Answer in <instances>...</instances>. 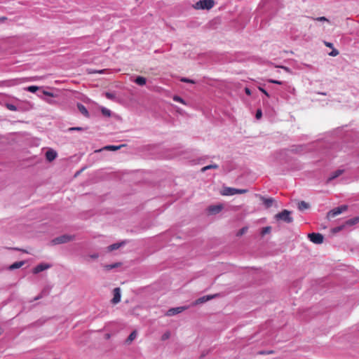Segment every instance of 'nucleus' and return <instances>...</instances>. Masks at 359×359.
I'll return each mask as SVG.
<instances>
[{"label":"nucleus","instance_id":"32","mask_svg":"<svg viewBox=\"0 0 359 359\" xmlns=\"http://www.w3.org/2000/svg\"><path fill=\"white\" fill-rule=\"evenodd\" d=\"M102 112L104 115L109 116L111 115L110 111L107 109L103 108Z\"/></svg>","mask_w":359,"mask_h":359},{"label":"nucleus","instance_id":"19","mask_svg":"<svg viewBox=\"0 0 359 359\" xmlns=\"http://www.w3.org/2000/svg\"><path fill=\"white\" fill-rule=\"evenodd\" d=\"M137 332L135 330L132 332L126 339V343L130 344L136 337Z\"/></svg>","mask_w":359,"mask_h":359},{"label":"nucleus","instance_id":"21","mask_svg":"<svg viewBox=\"0 0 359 359\" xmlns=\"http://www.w3.org/2000/svg\"><path fill=\"white\" fill-rule=\"evenodd\" d=\"M123 243H114V244H112L111 245H109L108 247V250L109 251H113L114 250H117L118 249L121 245L123 244Z\"/></svg>","mask_w":359,"mask_h":359},{"label":"nucleus","instance_id":"6","mask_svg":"<svg viewBox=\"0 0 359 359\" xmlns=\"http://www.w3.org/2000/svg\"><path fill=\"white\" fill-rule=\"evenodd\" d=\"M311 242L316 244H321L323 242V236L319 233H311L308 235Z\"/></svg>","mask_w":359,"mask_h":359},{"label":"nucleus","instance_id":"42","mask_svg":"<svg viewBox=\"0 0 359 359\" xmlns=\"http://www.w3.org/2000/svg\"><path fill=\"white\" fill-rule=\"evenodd\" d=\"M82 130V128H80V127H74V128H69V130Z\"/></svg>","mask_w":359,"mask_h":359},{"label":"nucleus","instance_id":"24","mask_svg":"<svg viewBox=\"0 0 359 359\" xmlns=\"http://www.w3.org/2000/svg\"><path fill=\"white\" fill-rule=\"evenodd\" d=\"M86 72L89 74H96V73L102 74V73H104L105 72V69L95 70V69H88L86 70Z\"/></svg>","mask_w":359,"mask_h":359},{"label":"nucleus","instance_id":"7","mask_svg":"<svg viewBox=\"0 0 359 359\" xmlns=\"http://www.w3.org/2000/svg\"><path fill=\"white\" fill-rule=\"evenodd\" d=\"M114 297L111 299V302L114 304H116L121 301V290L119 287H116L113 290Z\"/></svg>","mask_w":359,"mask_h":359},{"label":"nucleus","instance_id":"22","mask_svg":"<svg viewBox=\"0 0 359 359\" xmlns=\"http://www.w3.org/2000/svg\"><path fill=\"white\" fill-rule=\"evenodd\" d=\"M24 264V262H15L13 263L12 265H11L10 266V269H19L20 268L21 266H22Z\"/></svg>","mask_w":359,"mask_h":359},{"label":"nucleus","instance_id":"12","mask_svg":"<svg viewBox=\"0 0 359 359\" xmlns=\"http://www.w3.org/2000/svg\"><path fill=\"white\" fill-rule=\"evenodd\" d=\"M50 267L49 264H40L37 265L34 269L33 273H38L39 272H41L46 269H48Z\"/></svg>","mask_w":359,"mask_h":359},{"label":"nucleus","instance_id":"30","mask_svg":"<svg viewBox=\"0 0 359 359\" xmlns=\"http://www.w3.org/2000/svg\"><path fill=\"white\" fill-rule=\"evenodd\" d=\"M105 96L107 99H109V100H114L115 99V95L111 93H109V92H107L105 93Z\"/></svg>","mask_w":359,"mask_h":359},{"label":"nucleus","instance_id":"23","mask_svg":"<svg viewBox=\"0 0 359 359\" xmlns=\"http://www.w3.org/2000/svg\"><path fill=\"white\" fill-rule=\"evenodd\" d=\"M121 266V263H115V264H108V265H105V266H104V269H105V270H107V271H109V270H111V269H114V268H116V267H118V266Z\"/></svg>","mask_w":359,"mask_h":359},{"label":"nucleus","instance_id":"3","mask_svg":"<svg viewBox=\"0 0 359 359\" xmlns=\"http://www.w3.org/2000/svg\"><path fill=\"white\" fill-rule=\"evenodd\" d=\"M248 191V189H241L231 187H224L222 191L224 196H233L234 194H245Z\"/></svg>","mask_w":359,"mask_h":359},{"label":"nucleus","instance_id":"16","mask_svg":"<svg viewBox=\"0 0 359 359\" xmlns=\"http://www.w3.org/2000/svg\"><path fill=\"white\" fill-rule=\"evenodd\" d=\"M310 205L309 203L302 201L298 203V209L301 211L309 208Z\"/></svg>","mask_w":359,"mask_h":359},{"label":"nucleus","instance_id":"34","mask_svg":"<svg viewBox=\"0 0 359 359\" xmlns=\"http://www.w3.org/2000/svg\"><path fill=\"white\" fill-rule=\"evenodd\" d=\"M339 55V51L336 49H333L330 53V55L331 56H337Z\"/></svg>","mask_w":359,"mask_h":359},{"label":"nucleus","instance_id":"28","mask_svg":"<svg viewBox=\"0 0 359 359\" xmlns=\"http://www.w3.org/2000/svg\"><path fill=\"white\" fill-rule=\"evenodd\" d=\"M39 89L38 86H30L26 88V90L31 93H35Z\"/></svg>","mask_w":359,"mask_h":359},{"label":"nucleus","instance_id":"8","mask_svg":"<svg viewBox=\"0 0 359 359\" xmlns=\"http://www.w3.org/2000/svg\"><path fill=\"white\" fill-rule=\"evenodd\" d=\"M217 296V294L206 295V296L201 297L196 300V302L194 303V305H197V304L205 303L209 300L212 299L214 297H215Z\"/></svg>","mask_w":359,"mask_h":359},{"label":"nucleus","instance_id":"9","mask_svg":"<svg viewBox=\"0 0 359 359\" xmlns=\"http://www.w3.org/2000/svg\"><path fill=\"white\" fill-rule=\"evenodd\" d=\"M187 308L184 306L172 308L167 311V316H171L178 314V313L182 312L183 311H184Z\"/></svg>","mask_w":359,"mask_h":359},{"label":"nucleus","instance_id":"35","mask_svg":"<svg viewBox=\"0 0 359 359\" xmlns=\"http://www.w3.org/2000/svg\"><path fill=\"white\" fill-rule=\"evenodd\" d=\"M181 81L185 82V83H195L193 80L189 79H187V78L181 79Z\"/></svg>","mask_w":359,"mask_h":359},{"label":"nucleus","instance_id":"17","mask_svg":"<svg viewBox=\"0 0 359 359\" xmlns=\"http://www.w3.org/2000/svg\"><path fill=\"white\" fill-rule=\"evenodd\" d=\"M262 200L266 208L271 207L274 201V200L272 198H266L262 197Z\"/></svg>","mask_w":359,"mask_h":359},{"label":"nucleus","instance_id":"31","mask_svg":"<svg viewBox=\"0 0 359 359\" xmlns=\"http://www.w3.org/2000/svg\"><path fill=\"white\" fill-rule=\"evenodd\" d=\"M6 107L11 111H16L17 110V107L12 104H7Z\"/></svg>","mask_w":359,"mask_h":359},{"label":"nucleus","instance_id":"4","mask_svg":"<svg viewBox=\"0 0 359 359\" xmlns=\"http://www.w3.org/2000/svg\"><path fill=\"white\" fill-rule=\"evenodd\" d=\"M347 210L348 205H343L339 207L335 208L327 212V217L328 219L333 218Z\"/></svg>","mask_w":359,"mask_h":359},{"label":"nucleus","instance_id":"27","mask_svg":"<svg viewBox=\"0 0 359 359\" xmlns=\"http://www.w3.org/2000/svg\"><path fill=\"white\" fill-rule=\"evenodd\" d=\"M247 231H248V227L247 226H244V227H243L242 229H241L238 231V233H236V236H241L242 235L245 233Z\"/></svg>","mask_w":359,"mask_h":359},{"label":"nucleus","instance_id":"43","mask_svg":"<svg viewBox=\"0 0 359 359\" xmlns=\"http://www.w3.org/2000/svg\"><path fill=\"white\" fill-rule=\"evenodd\" d=\"M325 44L327 47H329V48H333V44L332 43H330V42H325Z\"/></svg>","mask_w":359,"mask_h":359},{"label":"nucleus","instance_id":"39","mask_svg":"<svg viewBox=\"0 0 359 359\" xmlns=\"http://www.w3.org/2000/svg\"><path fill=\"white\" fill-rule=\"evenodd\" d=\"M43 93L45 95H48V96H50V97H54L53 93H50V92H48V91L43 90Z\"/></svg>","mask_w":359,"mask_h":359},{"label":"nucleus","instance_id":"2","mask_svg":"<svg viewBox=\"0 0 359 359\" xmlns=\"http://www.w3.org/2000/svg\"><path fill=\"white\" fill-rule=\"evenodd\" d=\"M291 212L287 210H283L280 212L275 215L274 218L276 221H283L287 224H290L293 222V218L291 217Z\"/></svg>","mask_w":359,"mask_h":359},{"label":"nucleus","instance_id":"18","mask_svg":"<svg viewBox=\"0 0 359 359\" xmlns=\"http://www.w3.org/2000/svg\"><path fill=\"white\" fill-rule=\"evenodd\" d=\"M135 82L139 86H144L146 83V79L143 76H137Z\"/></svg>","mask_w":359,"mask_h":359},{"label":"nucleus","instance_id":"46","mask_svg":"<svg viewBox=\"0 0 359 359\" xmlns=\"http://www.w3.org/2000/svg\"><path fill=\"white\" fill-rule=\"evenodd\" d=\"M280 67L283 68V69H285L286 72H290V69L288 67H283V66H281Z\"/></svg>","mask_w":359,"mask_h":359},{"label":"nucleus","instance_id":"25","mask_svg":"<svg viewBox=\"0 0 359 359\" xmlns=\"http://www.w3.org/2000/svg\"><path fill=\"white\" fill-rule=\"evenodd\" d=\"M271 226H265L262 229L261 235L263 236L265 234L269 233L271 232Z\"/></svg>","mask_w":359,"mask_h":359},{"label":"nucleus","instance_id":"29","mask_svg":"<svg viewBox=\"0 0 359 359\" xmlns=\"http://www.w3.org/2000/svg\"><path fill=\"white\" fill-rule=\"evenodd\" d=\"M170 337V332L169 331L165 332L161 337L162 341H165L168 339Z\"/></svg>","mask_w":359,"mask_h":359},{"label":"nucleus","instance_id":"36","mask_svg":"<svg viewBox=\"0 0 359 359\" xmlns=\"http://www.w3.org/2000/svg\"><path fill=\"white\" fill-rule=\"evenodd\" d=\"M262 113L261 109H258L256 112V115H255L256 118L257 119H259L262 117Z\"/></svg>","mask_w":359,"mask_h":359},{"label":"nucleus","instance_id":"41","mask_svg":"<svg viewBox=\"0 0 359 359\" xmlns=\"http://www.w3.org/2000/svg\"><path fill=\"white\" fill-rule=\"evenodd\" d=\"M317 20L319 21H328V20L325 17H319L317 18Z\"/></svg>","mask_w":359,"mask_h":359},{"label":"nucleus","instance_id":"20","mask_svg":"<svg viewBox=\"0 0 359 359\" xmlns=\"http://www.w3.org/2000/svg\"><path fill=\"white\" fill-rule=\"evenodd\" d=\"M121 147H122V145H119V146L109 145V146L104 147L103 148V149L109 150V151H116V150L119 149Z\"/></svg>","mask_w":359,"mask_h":359},{"label":"nucleus","instance_id":"10","mask_svg":"<svg viewBox=\"0 0 359 359\" xmlns=\"http://www.w3.org/2000/svg\"><path fill=\"white\" fill-rule=\"evenodd\" d=\"M223 209V205L222 204L211 205L208 208V211L210 214H217Z\"/></svg>","mask_w":359,"mask_h":359},{"label":"nucleus","instance_id":"40","mask_svg":"<svg viewBox=\"0 0 359 359\" xmlns=\"http://www.w3.org/2000/svg\"><path fill=\"white\" fill-rule=\"evenodd\" d=\"M259 90L262 92L264 95H266L267 97H269V95L268 94V93L262 88L259 87Z\"/></svg>","mask_w":359,"mask_h":359},{"label":"nucleus","instance_id":"45","mask_svg":"<svg viewBox=\"0 0 359 359\" xmlns=\"http://www.w3.org/2000/svg\"><path fill=\"white\" fill-rule=\"evenodd\" d=\"M90 257L92 259H97L98 257V255L97 254L92 255H90Z\"/></svg>","mask_w":359,"mask_h":359},{"label":"nucleus","instance_id":"33","mask_svg":"<svg viewBox=\"0 0 359 359\" xmlns=\"http://www.w3.org/2000/svg\"><path fill=\"white\" fill-rule=\"evenodd\" d=\"M173 100H174L175 101H176V102H181V103H182V104H184V101L183 100V99H182V98H181V97H179V96H175V97H173Z\"/></svg>","mask_w":359,"mask_h":359},{"label":"nucleus","instance_id":"14","mask_svg":"<svg viewBox=\"0 0 359 359\" xmlns=\"http://www.w3.org/2000/svg\"><path fill=\"white\" fill-rule=\"evenodd\" d=\"M77 107H78V109L79 111L86 117H89V113H88V111L87 110V109L86 108V107L82 104H80L79 103L77 104Z\"/></svg>","mask_w":359,"mask_h":359},{"label":"nucleus","instance_id":"15","mask_svg":"<svg viewBox=\"0 0 359 359\" xmlns=\"http://www.w3.org/2000/svg\"><path fill=\"white\" fill-rule=\"evenodd\" d=\"M359 222V217H355L352 219H348L345 222V225L346 226H353Z\"/></svg>","mask_w":359,"mask_h":359},{"label":"nucleus","instance_id":"38","mask_svg":"<svg viewBox=\"0 0 359 359\" xmlns=\"http://www.w3.org/2000/svg\"><path fill=\"white\" fill-rule=\"evenodd\" d=\"M344 227H346L345 224H344L343 225H341L340 226L335 228L334 231H336V232L342 230Z\"/></svg>","mask_w":359,"mask_h":359},{"label":"nucleus","instance_id":"26","mask_svg":"<svg viewBox=\"0 0 359 359\" xmlns=\"http://www.w3.org/2000/svg\"><path fill=\"white\" fill-rule=\"evenodd\" d=\"M218 168V165L217 164L209 165L203 167L201 169V171L202 172H205L207 170L212 169V168L215 169V168Z\"/></svg>","mask_w":359,"mask_h":359},{"label":"nucleus","instance_id":"47","mask_svg":"<svg viewBox=\"0 0 359 359\" xmlns=\"http://www.w3.org/2000/svg\"><path fill=\"white\" fill-rule=\"evenodd\" d=\"M15 250H20V249H19V248H15Z\"/></svg>","mask_w":359,"mask_h":359},{"label":"nucleus","instance_id":"5","mask_svg":"<svg viewBox=\"0 0 359 359\" xmlns=\"http://www.w3.org/2000/svg\"><path fill=\"white\" fill-rule=\"evenodd\" d=\"M74 239V236H73L63 235V236H61L54 238L52 241V243L53 245L65 243L69 241H73Z\"/></svg>","mask_w":359,"mask_h":359},{"label":"nucleus","instance_id":"11","mask_svg":"<svg viewBox=\"0 0 359 359\" xmlns=\"http://www.w3.org/2000/svg\"><path fill=\"white\" fill-rule=\"evenodd\" d=\"M57 157V152L53 149H49L46 152V160L49 162L53 161Z\"/></svg>","mask_w":359,"mask_h":359},{"label":"nucleus","instance_id":"37","mask_svg":"<svg viewBox=\"0 0 359 359\" xmlns=\"http://www.w3.org/2000/svg\"><path fill=\"white\" fill-rule=\"evenodd\" d=\"M269 82L271 83H276V84H278V85H281L282 84V82L280 81H277V80H273V79H269Z\"/></svg>","mask_w":359,"mask_h":359},{"label":"nucleus","instance_id":"44","mask_svg":"<svg viewBox=\"0 0 359 359\" xmlns=\"http://www.w3.org/2000/svg\"><path fill=\"white\" fill-rule=\"evenodd\" d=\"M245 93H246L247 95H251V91H250V90L248 88H245Z\"/></svg>","mask_w":359,"mask_h":359},{"label":"nucleus","instance_id":"1","mask_svg":"<svg viewBox=\"0 0 359 359\" xmlns=\"http://www.w3.org/2000/svg\"><path fill=\"white\" fill-rule=\"evenodd\" d=\"M214 0H200L193 5L196 10H210L215 6Z\"/></svg>","mask_w":359,"mask_h":359},{"label":"nucleus","instance_id":"13","mask_svg":"<svg viewBox=\"0 0 359 359\" xmlns=\"http://www.w3.org/2000/svg\"><path fill=\"white\" fill-rule=\"evenodd\" d=\"M344 172V170H337L334 172H333L330 176L327 179V182H330V181L333 180L334 179L338 177Z\"/></svg>","mask_w":359,"mask_h":359}]
</instances>
